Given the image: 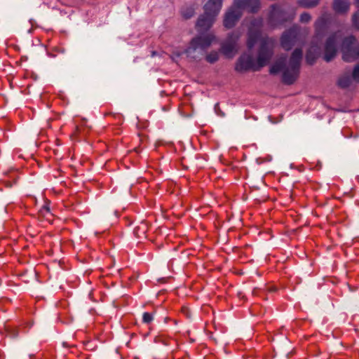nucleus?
Masks as SVG:
<instances>
[{
  "label": "nucleus",
  "instance_id": "423d86ee",
  "mask_svg": "<svg viewBox=\"0 0 359 359\" xmlns=\"http://www.w3.org/2000/svg\"><path fill=\"white\" fill-rule=\"evenodd\" d=\"M341 51L345 62H353L359 57V43L355 36L350 35L341 41Z\"/></svg>",
  "mask_w": 359,
  "mask_h": 359
},
{
  "label": "nucleus",
  "instance_id": "1a4fd4ad",
  "mask_svg": "<svg viewBox=\"0 0 359 359\" xmlns=\"http://www.w3.org/2000/svg\"><path fill=\"white\" fill-rule=\"evenodd\" d=\"M235 70L243 73L250 70L259 71V69L257 67V62L252 55L249 53H243L237 60Z\"/></svg>",
  "mask_w": 359,
  "mask_h": 359
},
{
  "label": "nucleus",
  "instance_id": "412c9836",
  "mask_svg": "<svg viewBox=\"0 0 359 359\" xmlns=\"http://www.w3.org/2000/svg\"><path fill=\"white\" fill-rule=\"evenodd\" d=\"M316 55L312 53L311 50H309L306 54V60L307 63L309 65H313L316 62Z\"/></svg>",
  "mask_w": 359,
  "mask_h": 359
},
{
  "label": "nucleus",
  "instance_id": "bb28decb",
  "mask_svg": "<svg viewBox=\"0 0 359 359\" xmlns=\"http://www.w3.org/2000/svg\"><path fill=\"white\" fill-rule=\"evenodd\" d=\"M157 55H158V53H157L156 51H152L151 52V57H155Z\"/></svg>",
  "mask_w": 359,
  "mask_h": 359
},
{
  "label": "nucleus",
  "instance_id": "f257e3e1",
  "mask_svg": "<svg viewBox=\"0 0 359 359\" xmlns=\"http://www.w3.org/2000/svg\"><path fill=\"white\" fill-rule=\"evenodd\" d=\"M303 51L301 48H295L287 62V55H283L271 66L269 72L276 74L282 72V81L287 85L292 84L298 78Z\"/></svg>",
  "mask_w": 359,
  "mask_h": 359
},
{
  "label": "nucleus",
  "instance_id": "9d476101",
  "mask_svg": "<svg viewBox=\"0 0 359 359\" xmlns=\"http://www.w3.org/2000/svg\"><path fill=\"white\" fill-rule=\"evenodd\" d=\"M238 4L237 1H233V5L226 12L224 18V26L226 28L233 27L241 18L243 11Z\"/></svg>",
  "mask_w": 359,
  "mask_h": 359
},
{
  "label": "nucleus",
  "instance_id": "b1692460",
  "mask_svg": "<svg viewBox=\"0 0 359 359\" xmlns=\"http://www.w3.org/2000/svg\"><path fill=\"white\" fill-rule=\"evenodd\" d=\"M154 320V315L151 313L144 312L142 315V321L144 323L149 324Z\"/></svg>",
  "mask_w": 359,
  "mask_h": 359
},
{
  "label": "nucleus",
  "instance_id": "a878e982",
  "mask_svg": "<svg viewBox=\"0 0 359 359\" xmlns=\"http://www.w3.org/2000/svg\"><path fill=\"white\" fill-rule=\"evenodd\" d=\"M218 107H219V104L216 103L215 105V111L216 114L218 116H224V114L222 111H221L220 110H219Z\"/></svg>",
  "mask_w": 359,
  "mask_h": 359
},
{
  "label": "nucleus",
  "instance_id": "f03ea898",
  "mask_svg": "<svg viewBox=\"0 0 359 359\" xmlns=\"http://www.w3.org/2000/svg\"><path fill=\"white\" fill-rule=\"evenodd\" d=\"M216 18L207 14L205 12L201 15L196 22V28L199 34L190 41L189 46L186 48L185 53L188 57L196 59L194 55L196 50L205 52L215 40V36L210 33L203 34L213 25Z\"/></svg>",
  "mask_w": 359,
  "mask_h": 359
},
{
  "label": "nucleus",
  "instance_id": "aec40b11",
  "mask_svg": "<svg viewBox=\"0 0 359 359\" xmlns=\"http://www.w3.org/2000/svg\"><path fill=\"white\" fill-rule=\"evenodd\" d=\"M205 59L210 64L216 62L219 60V53L213 50L207 54Z\"/></svg>",
  "mask_w": 359,
  "mask_h": 359
},
{
  "label": "nucleus",
  "instance_id": "c85d7f7f",
  "mask_svg": "<svg viewBox=\"0 0 359 359\" xmlns=\"http://www.w3.org/2000/svg\"><path fill=\"white\" fill-rule=\"evenodd\" d=\"M43 208H44L47 211H49V208H47L46 206H44Z\"/></svg>",
  "mask_w": 359,
  "mask_h": 359
},
{
  "label": "nucleus",
  "instance_id": "f8f14e48",
  "mask_svg": "<svg viewBox=\"0 0 359 359\" xmlns=\"http://www.w3.org/2000/svg\"><path fill=\"white\" fill-rule=\"evenodd\" d=\"M223 0H209L204 6V12L217 17L222 8Z\"/></svg>",
  "mask_w": 359,
  "mask_h": 359
},
{
  "label": "nucleus",
  "instance_id": "393cba45",
  "mask_svg": "<svg viewBox=\"0 0 359 359\" xmlns=\"http://www.w3.org/2000/svg\"><path fill=\"white\" fill-rule=\"evenodd\" d=\"M352 79L355 82H359V65H356L352 72Z\"/></svg>",
  "mask_w": 359,
  "mask_h": 359
},
{
  "label": "nucleus",
  "instance_id": "4be33fe9",
  "mask_svg": "<svg viewBox=\"0 0 359 359\" xmlns=\"http://www.w3.org/2000/svg\"><path fill=\"white\" fill-rule=\"evenodd\" d=\"M311 15L308 12H304L300 15L299 21L302 23H308L311 20Z\"/></svg>",
  "mask_w": 359,
  "mask_h": 359
},
{
  "label": "nucleus",
  "instance_id": "6e6552de",
  "mask_svg": "<svg viewBox=\"0 0 359 359\" xmlns=\"http://www.w3.org/2000/svg\"><path fill=\"white\" fill-rule=\"evenodd\" d=\"M341 36L339 32H334L327 38L324 46V60L329 62L337 55Z\"/></svg>",
  "mask_w": 359,
  "mask_h": 359
},
{
  "label": "nucleus",
  "instance_id": "2eb2a0df",
  "mask_svg": "<svg viewBox=\"0 0 359 359\" xmlns=\"http://www.w3.org/2000/svg\"><path fill=\"white\" fill-rule=\"evenodd\" d=\"M261 36V32L259 30H252V29H249L248 33V41H247V46L249 50H251L259 39Z\"/></svg>",
  "mask_w": 359,
  "mask_h": 359
},
{
  "label": "nucleus",
  "instance_id": "cd10ccee",
  "mask_svg": "<svg viewBox=\"0 0 359 359\" xmlns=\"http://www.w3.org/2000/svg\"><path fill=\"white\" fill-rule=\"evenodd\" d=\"M356 6L359 8V0H355Z\"/></svg>",
  "mask_w": 359,
  "mask_h": 359
},
{
  "label": "nucleus",
  "instance_id": "5701e85b",
  "mask_svg": "<svg viewBox=\"0 0 359 359\" xmlns=\"http://www.w3.org/2000/svg\"><path fill=\"white\" fill-rule=\"evenodd\" d=\"M352 23L353 27L359 30V10L353 15Z\"/></svg>",
  "mask_w": 359,
  "mask_h": 359
},
{
  "label": "nucleus",
  "instance_id": "20e7f679",
  "mask_svg": "<svg viewBox=\"0 0 359 359\" xmlns=\"http://www.w3.org/2000/svg\"><path fill=\"white\" fill-rule=\"evenodd\" d=\"M294 15L295 11L292 8L281 4H273L269 9L268 24L271 27L276 28L292 21Z\"/></svg>",
  "mask_w": 359,
  "mask_h": 359
},
{
  "label": "nucleus",
  "instance_id": "6ab92c4d",
  "mask_svg": "<svg viewBox=\"0 0 359 359\" xmlns=\"http://www.w3.org/2000/svg\"><path fill=\"white\" fill-rule=\"evenodd\" d=\"M263 25V20L261 18H255L250 22V27L252 30H259L260 31L261 27Z\"/></svg>",
  "mask_w": 359,
  "mask_h": 359
},
{
  "label": "nucleus",
  "instance_id": "7ed1b4c3",
  "mask_svg": "<svg viewBox=\"0 0 359 359\" xmlns=\"http://www.w3.org/2000/svg\"><path fill=\"white\" fill-rule=\"evenodd\" d=\"M309 29L298 25H294L285 29L281 34L280 43L285 50H290L295 46H303Z\"/></svg>",
  "mask_w": 359,
  "mask_h": 359
},
{
  "label": "nucleus",
  "instance_id": "39448f33",
  "mask_svg": "<svg viewBox=\"0 0 359 359\" xmlns=\"http://www.w3.org/2000/svg\"><path fill=\"white\" fill-rule=\"evenodd\" d=\"M336 22L337 18L332 13L323 11L314 22L313 36L316 39H321L329 33Z\"/></svg>",
  "mask_w": 359,
  "mask_h": 359
},
{
  "label": "nucleus",
  "instance_id": "dca6fc26",
  "mask_svg": "<svg viewBox=\"0 0 359 359\" xmlns=\"http://www.w3.org/2000/svg\"><path fill=\"white\" fill-rule=\"evenodd\" d=\"M298 4L305 8H312L317 6L320 0H298Z\"/></svg>",
  "mask_w": 359,
  "mask_h": 359
},
{
  "label": "nucleus",
  "instance_id": "0eeeda50",
  "mask_svg": "<svg viewBox=\"0 0 359 359\" xmlns=\"http://www.w3.org/2000/svg\"><path fill=\"white\" fill-rule=\"evenodd\" d=\"M273 40L268 37L261 39L256 60L257 67L259 70L271 60L273 55Z\"/></svg>",
  "mask_w": 359,
  "mask_h": 359
},
{
  "label": "nucleus",
  "instance_id": "9b49d317",
  "mask_svg": "<svg viewBox=\"0 0 359 359\" xmlns=\"http://www.w3.org/2000/svg\"><path fill=\"white\" fill-rule=\"evenodd\" d=\"M239 37L240 34L238 32H231L221 44V51L226 57H232L233 56Z\"/></svg>",
  "mask_w": 359,
  "mask_h": 359
},
{
  "label": "nucleus",
  "instance_id": "f3484780",
  "mask_svg": "<svg viewBox=\"0 0 359 359\" xmlns=\"http://www.w3.org/2000/svg\"><path fill=\"white\" fill-rule=\"evenodd\" d=\"M352 80V76L351 77L349 75H344L339 79L338 85L343 88H348L351 84Z\"/></svg>",
  "mask_w": 359,
  "mask_h": 359
},
{
  "label": "nucleus",
  "instance_id": "4468645a",
  "mask_svg": "<svg viewBox=\"0 0 359 359\" xmlns=\"http://www.w3.org/2000/svg\"><path fill=\"white\" fill-rule=\"evenodd\" d=\"M349 7L350 2L348 0H334L332 3V8L338 14L346 13Z\"/></svg>",
  "mask_w": 359,
  "mask_h": 359
},
{
  "label": "nucleus",
  "instance_id": "ddd939ff",
  "mask_svg": "<svg viewBox=\"0 0 359 359\" xmlns=\"http://www.w3.org/2000/svg\"><path fill=\"white\" fill-rule=\"evenodd\" d=\"M238 3V7L243 11L246 8L251 13H256L260 7L259 0H234Z\"/></svg>",
  "mask_w": 359,
  "mask_h": 359
},
{
  "label": "nucleus",
  "instance_id": "a211bd4d",
  "mask_svg": "<svg viewBox=\"0 0 359 359\" xmlns=\"http://www.w3.org/2000/svg\"><path fill=\"white\" fill-rule=\"evenodd\" d=\"M194 12L195 8L193 6H184L181 10L182 15L185 19L191 18L194 15Z\"/></svg>",
  "mask_w": 359,
  "mask_h": 359
}]
</instances>
